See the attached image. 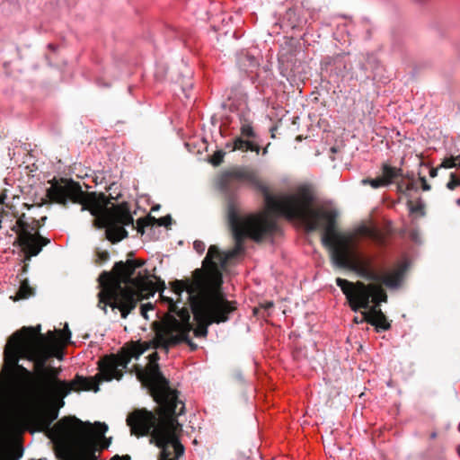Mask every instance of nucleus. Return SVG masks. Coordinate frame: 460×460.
Here are the masks:
<instances>
[{
    "label": "nucleus",
    "mask_w": 460,
    "mask_h": 460,
    "mask_svg": "<svg viewBox=\"0 0 460 460\" xmlns=\"http://www.w3.org/2000/svg\"><path fill=\"white\" fill-rule=\"evenodd\" d=\"M144 264V261L128 259L115 262L111 271H102L98 279L102 288L98 306L104 314H107V306L113 311L117 309L121 318L126 319L140 301L159 292L162 300L168 303V313L153 323L156 336L155 348L168 351L170 347L185 342L191 350H196L198 345L189 337L193 329L189 309L179 308L172 298L164 296V281L153 276L156 279L154 282L147 270H140L135 276L137 270Z\"/></svg>",
    "instance_id": "nucleus-1"
},
{
    "label": "nucleus",
    "mask_w": 460,
    "mask_h": 460,
    "mask_svg": "<svg viewBox=\"0 0 460 460\" xmlns=\"http://www.w3.org/2000/svg\"><path fill=\"white\" fill-rule=\"evenodd\" d=\"M50 187L47 189L46 198L35 204L22 203V207L31 209L34 206L42 207L49 203H58L66 206L68 201L82 205L81 210H88L95 217L94 226L105 228L106 238L112 243H117L127 238L128 234L125 226H133L134 219L128 202L113 204L114 198L107 197L104 193H85L79 182L72 179L54 178L49 181Z\"/></svg>",
    "instance_id": "nucleus-2"
},
{
    "label": "nucleus",
    "mask_w": 460,
    "mask_h": 460,
    "mask_svg": "<svg viewBox=\"0 0 460 460\" xmlns=\"http://www.w3.org/2000/svg\"><path fill=\"white\" fill-rule=\"evenodd\" d=\"M58 412V409L46 403L45 408L35 415L39 430L48 431V436L53 440L58 459L98 460L96 452L108 448L111 443V438L105 437L108 426L66 416L51 427Z\"/></svg>",
    "instance_id": "nucleus-3"
},
{
    "label": "nucleus",
    "mask_w": 460,
    "mask_h": 460,
    "mask_svg": "<svg viewBox=\"0 0 460 460\" xmlns=\"http://www.w3.org/2000/svg\"><path fill=\"white\" fill-rule=\"evenodd\" d=\"M234 181L251 185L262 194L267 208L270 212L290 220L296 219L304 224L316 208L317 197L314 189L309 184L300 185L293 193L277 198L272 195L269 186L261 181L255 170L237 166L221 173L218 179L219 188L225 192H229Z\"/></svg>",
    "instance_id": "nucleus-4"
},
{
    "label": "nucleus",
    "mask_w": 460,
    "mask_h": 460,
    "mask_svg": "<svg viewBox=\"0 0 460 460\" xmlns=\"http://www.w3.org/2000/svg\"><path fill=\"white\" fill-rule=\"evenodd\" d=\"M227 219L234 239V247L223 253L216 245H210L203 261V267L211 275L213 285L208 288L221 290L222 274L218 264L225 267L229 260L243 252V242L246 237L255 242L272 237L278 230L274 218L266 213L241 217L236 205L230 201L227 206Z\"/></svg>",
    "instance_id": "nucleus-5"
},
{
    "label": "nucleus",
    "mask_w": 460,
    "mask_h": 460,
    "mask_svg": "<svg viewBox=\"0 0 460 460\" xmlns=\"http://www.w3.org/2000/svg\"><path fill=\"white\" fill-rule=\"evenodd\" d=\"M304 225L308 231L324 230L322 243L329 250L333 265L353 270L371 284L378 282L379 273L372 268L370 261L358 260L352 235L337 230L335 212L316 207Z\"/></svg>",
    "instance_id": "nucleus-6"
},
{
    "label": "nucleus",
    "mask_w": 460,
    "mask_h": 460,
    "mask_svg": "<svg viewBox=\"0 0 460 460\" xmlns=\"http://www.w3.org/2000/svg\"><path fill=\"white\" fill-rule=\"evenodd\" d=\"M161 420H157L153 411L145 408L133 411L127 418L131 434L137 437L150 435L149 442L161 451L158 460H179L184 454V447L179 436L182 426L179 423L172 408L163 404Z\"/></svg>",
    "instance_id": "nucleus-7"
},
{
    "label": "nucleus",
    "mask_w": 460,
    "mask_h": 460,
    "mask_svg": "<svg viewBox=\"0 0 460 460\" xmlns=\"http://www.w3.org/2000/svg\"><path fill=\"white\" fill-rule=\"evenodd\" d=\"M171 291L179 296L183 291L189 295L191 310L198 326L192 329L198 338L208 335L212 323H226L236 310V302L228 301L221 290L208 288L200 280L190 279L170 282Z\"/></svg>",
    "instance_id": "nucleus-8"
},
{
    "label": "nucleus",
    "mask_w": 460,
    "mask_h": 460,
    "mask_svg": "<svg viewBox=\"0 0 460 460\" xmlns=\"http://www.w3.org/2000/svg\"><path fill=\"white\" fill-rule=\"evenodd\" d=\"M336 284L341 288L352 311L358 312L363 308L362 322L376 327V332L387 331L391 323L380 308L381 303H386L388 296L384 288L379 284H365L362 281L350 282L337 278Z\"/></svg>",
    "instance_id": "nucleus-9"
},
{
    "label": "nucleus",
    "mask_w": 460,
    "mask_h": 460,
    "mask_svg": "<svg viewBox=\"0 0 460 460\" xmlns=\"http://www.w3.org/2000/svg\"><path fill=\"white\" fill-rule=\"evenodd\" d=\"M151 362L150 367L146 371L140 369L137 372V378L143 385L148 387L150 394L157 403L155 414L157 420H161L163 404L173 409L174 413L172 416H178L184 413L185 405L182 401L179 400V392L171 388L169 380L164 376L160 371L156 361L159 359L157 352H154L149 356Z\"/></svg>",
    "instance_id": "nucleus-10"
},
{
    "label": "nucleus",
    "mask_w": 460,
    "mask_h": 460,
    "mask_svg": "<svg viewBox=\"0 0 460 460\" xmlns=\"http://www.w3.org/2000/svg\"><path fill=\"white\" fill-rule=\"evenodd\" d=\"M40 331V325L22 327L15 332L8 341L25 348L24 356L27 358H33L35 356L51 349L54 346L66 345L71 339V332L67 325L64 331H49L46 334H42Z\"/></svg>",
    "instance_id": "nucleus-11"
},
{
    "label": "nucleus",
    "mask_w": 460,
    "mask_h": 460,
    "mask_svg": "<svg viewBox=\"0 0 460 460\" xmlns=\"http://www.w3.org/2000/svg\"><path fill=\"white\" fill-rule=\"evenodd\" d=\"M65 345L52 347L51 349L35 356L33 358L27 360L34 363L35 382L33 390L57 388L72 385V381L67 382L58 378L61 368L51 366L47 367L46 364L51 358L58 359L63 358V348Z\"/></svg>",
    "instance_id": "nucleus-12"
},
{
    "label": "nucleus",
    "mask_w": 460,
    "mask_h": 460,
    "mask_svg": "<svg viewBox=\"0 0 460 460\" xmlns=\"http://www.w3.org/2000/svg\"><path fill=\"white\" fill-rule=\"evenodd\" d=\"M149 345L146 342L131 341L123 346L117 354L107 356L101 364V375L106 381L119 380L123 376V369L128 367L132 358H138Z\"/></svg>",
    "instance_id": "nucleus-13"
},
{
    "label": "nucleus",
    "mask_w": 460,
    "mask_h": 460,
    "mask_svg": "<svg viewBox=\"0 0 460 460\" xmlns=\"http://www.w3.org/2000/svg\"><path fill=\"white\" fill-rule=\"evenodd\" d=\"M14 218V223L10 226L11 230L16 234L13 244L22 248L25 260L29 261L31 257L37 256L42 248L50 243V240L40 235V233H31V217H28L24 212L19 213Z\"/></svg>",
    "instance_id": "nucleus-14"
},
{
    "label": "nucleus",
    "mask_w": 460,
    "mask_h": 460,
    "mask_svg": "<svg viewBox=\"0 0 460 460\" xmlns=\"http://www.w3.org/2000/svg\"><path fill=\"white\" fill-rule=\"evenodd\" d=\"M91 390L94 392L99 391V382L96 380V376L84 377L77 374L72 380V385L70 386L38 389L33 390V392L39 399L53 406L55 409H58L59 411L65 405V397H66L71 391L80 392Z\"/></svg>",
    "instance_id": "nucleus-15"
},
{
    "label": "nucleus",
    "mask_w": 460,
    "mask_h": 460,
    "mask_svg": "<svg viewBox=\"0 0 460 460\" xmlns=\"http://www.w3.org/2000/svg\"><path fill=\"white\" fill-rule=\"evenodd\" d=\"M24 355L25 348L10 341H7L4 351V369L7 372L8 375L13 376L15 372H19L20 374L26 376H31V371L19 364L20 359H27Z\"/></svg>",
    "instance_id": "nucleus-16"
},
{
    "label": "nucleus",
    "mask_w": 460,
    "mask_h": 460,
    "mask_svg": "<svg viewBox=\"0 0 460 460\" xmlns=\"http://www.w3.org/2000/svg\"><path fill=\"white\" fill-rule=\"evenodd\" d=\"M23 425V420L19 414L8 413L2 418L0 420V460H9L4 456L3 450L11 436L22 431Z\"/></svg>",
    "instance_id": "nucleus-17"
},
{
    "label": "nucleus",
    "mask_w": 460,
    "mask_h": 460,
    "mask_svg": "<svg viewBox=\"0 0 460 460\" xmlns=\"http://www.w3.org/2000/svg\"><path fill=\"white\" fill-rule=\"evenodd\" d=\"M404 272L405 268L403 266H400L390 273L385 275L379 274L377 284H379L382 288L384 285L389 288H397L400 287L403 279Z\"/></svg>",
    "instance_id": "nucleus-18"
},
{
    "label": "nucleus",
    "mask_w": 460,
    "mask_h": 460,
    "mask_svg": "<svg viewBox=\"0 0 460 460\" xmlns=\"http://www.w3.org/2000/svg\"><path fill=\"white\" fill-rule=\"evenodd\" d=\"M172 224V217L170 215H167L165 217H162L160 218H155V217H152L151 215H147L144 217H140L137 220V226L135 228L137 231L144 234H145V228L147 226H153L155 225L160 226H165L168 227Z\"/></svg>",
    "instance_id": "nucleus-19"
},
{
    "label": "nucleus",
    "mask_w": 460,
    "mask_h": 460,
    "mask_svg": "<svg viewBox=\"0 0 460 460\" xmlns=\"http://www.w3.org/2000/svg\"><path fill=\"white\" fill-rule=\"evenodd\" d=\"M226 147L229 148L231 151H252L256 154H260L261 152V146L257 143L250 139H244L242 137H236L233 142L226 143Z\"/></svg>",
    "instance_id": "nucleus-20"
},
{
    "label": "nucleus",
    "mask_w": 460,
    "mask_h": 460,
    "mask_svg": "<svg viewBox=\"0 0 460 460\" xmlns=\"http://www.w3.org/2000/svg\"><path fill=\"white\" fill-rule=\"evenodd\" d=\"M17 402L14 391L5 383L0 382V410L6 411Z\"/></svg>",
    "instance_id": "nucleus-21"
},
{
    "label": "nucleus",
    "mask_w": 460,
    "mask_h": 460,
    "mask_svg": "<svg viewBox=\"0 0 460 460\" xmlns=\"http://www.w3.org/2000/svg\"><path fill=\"white\" fill-rule=\"evenodd\" d=\"M358 233L370 238L379 245H384L385 243V234L376 226H361L358 227Z\"/></svg>",
    "instance_id": "nucleus-22"
},
{
    "label": "nucleus",
    "mask_w": 460,
    "mask_h": 460,
    "mask_svg": "<svg viewBox=\"0 0 460 460\" xmlns=\"http://www.w3.org/2000/svg\"><path fill=\"white\" fill-rule=\"evenodd\" d=\"M402 170L401 168L391 166L390 164L384 163L382 164L381 179L385 182V186L391 184L395 179L402 176Z\"/></svg>",
    "instance_id": "nucleus-23"
},
{
    "label": "nucleus",
    "mask_w": 460,
    "mask_h": 460,
    "mask_svg": "<svg viewBox=\"0 0 460 460\" xmlns=\"http://www.w3.org/2000/svg\"><path fill=\"white\" fill-rule=\"evenodd\" d=\"M35 294V290L30 286L27 279L21 281L18 292L16 293L15 300L27 299Z\"/></svg>",
    "instance_id": "nucleus-24"
},
{
    "label": "nucleus",
    "mask_w": 460,
    "mask_h": 460,
    "mask_svg": "<svg viewBox=\"0 0 460 460\" xmlns=\"http://www.w3.org/2000/svg\"><path fill=\"white\" fill-rule=\"evenodd\" d=\"M241 137L246 138H254L256 137V133L253 129V127L250 122H243L240 128Z\"/></svg>",
    "instance_id": "nucleus-25"
},
{
    "label": "nucleus",
    "mask_w": 460,
    "mask_h": 460,
    "mask_svg": "<svg viewBox=\"0 0 460 460\" xmlns=\"http://www.w3.org/2000/svg\"><path fill=\"white\" fill-rule=\"evenodd\" d=\"M459 160H460V155H456V156L451 155L449 157H446L443 159V161L439 164V167L445 168V169H450V168H454V167L457 168V165L459 164V162H458Z\"/></svg>",
    "instance_id": "nucleus-26"
},
{
    "label": "nucleus",
    "mask_w": 460,
    "mask_h": 460,
    "mask_svg": "<svg viewBox=\"0 0 460 460\" xmlns=\"http://www.w3.org/2000/svg\"><path fill=\"white\" fill-rule=\"evenodd\" d=\"M361 184L370 185L373 189H378L385 186V182L381 179V177H377L376 179L365 178L361 180Z\"/></svg>",
    "instance_id": "nucleus-27"
},
{
    "label": "nucleus",
    "mask_w": 460,
    "mask_h": 460,
    "mask_svg": "<svg viewBox=\"0 0 460 460\" xmlns=\"http://www.w3.org/2000/svg\"><path fill=\"white\" fill-rule=\"evenodd\" d=\"M47 219H48V217L46 216L41 217L40 219L31 217V233H39L40 228L45 225Z\"/></svg>",
    "instance_id": "nucleus-28"
},
{
    "label": "nucleus",
    "mask_w": 460,
    "mask_h": 460,
    "mask_svg": "<svg viewBox=\"0 0 460 460\" xmlns=\"http://www.w3.org/2000/svg\"><path fill=\"white\" fill-rule=\"evenodd\" d=\"M407 205H408L410 212L411 214H419L420 216L425 215L423 204H421V203L413 204V202L411 200H409Z\"/></svg>",
    "instance_id": "nucleus-29"
},
{
    "label": "nucleus",
    "mask_w": 460,
    "mask_h": 460,
    "mask_svg": "<svg viewBox=\"0 0 460 460\" xmlns=\"http://www.w3.org/2000/svg\"><path fill=\"white\" fill-rule=\"evenodd\" d=\"M457 187H460V174L457 175L456 172H451L450 179L447 183V188L450 190H454Z\"/></svg>",
    "instance_id": "nucleus-30"
},
{
    "label": "nucleus",
    "mask_w": 460,
    "mask_h": 460,
    "mask_svg": "<svg viewBox=\"0 0 460 460\" xmlns=\"http://www.w3.org/2000/svg\"><path fill=\"white\" fill-rule=\"evenodd\" d=\"M224 156H225V152L222 151V150H217L210 157L209 162L214 166H218V165H220L223 163Z\"/></svg>",
    "instance_id": "nucleus-31"
},
{
    "label": "nucleus",
    "mask_w": 460,
    "mask_h": 460,
    "mask_svg": "<svg viewBox=\"0 0 460 460\" xmlns=\"http://www.w3.org/2000/svg\"><path fill=\"white\" fill-rule=\"evenodd\" d=\"M96 259L95 263L100 264L102 262L107 261L110 259V253L107 251H96Z\"/></svg>",
    "instance_id": "nucleus-32"
},
{
    "label": "nucleus",
    "mask_w": 460,
    "mask_h": 460,
    "mask_svg": "<svg viewBox=\"0 0 460 460\" xmlns=\"http://www.w3.org/2000/svg\"><path fill=\"white\" fill-rule=\"evenodd\" d=\"M154 309V306L152 305V304L148 303V304H144L141 305L140 307V314L141 315L146 318V319H148V316H147V312L149 310H153Z\"/></svg>",
    "instance_id": "nucleus-33"
},
{
    "label": "nucleus",
    "mask_w": 460,
    "mask_h": 460,
    "mask_svg": "<svg viewBox=\"0 0 460 460\" xmlns=\"http://www.w3.org/2000/svg\"><path fill=\"white\" fill-rule=\"evenodd\" d=\"M397 189H398V191H400L401 193L407 194L409 192V190H408L406 180H401L397 183Z\"/></svg>",
    "instance_id": "nucleus-34"
},
{
    "label": "nucleus",
    "mask_w": 460,
    "mask_h": 460,
    "mask_svg": "<svg viewBox=\"0 0 460 460\" xmlns=\"http://www.w3.org/2000/svg\"><path fill=\"white\" fill-rule=\"evenodd\" d=\"M407 181V187H408V190L409 191H411V190H418V183L417 181L414 180V178H408L406 180Z\"/></svg>",
    "instance_id": "nucleus-35"
},
{
    "label": "nucleus",
    "mask_w": 460,
    "mask_h": 460,
    "mask_svg": "<svg viewBox=\"0 0 460 460\" xmlns=\"http://www.w3.org/2000/svg\"><path fill=\"white\" fill-rule=\"evenodd\" d=\"M193 246H194V249L197 251V252H199L200 254L205 251V248H206L205 243L202 241H199V240L194 242Z\"/></svg>",
    "instance_id": "nucleus-36"
},
{
    "label": "nucleus",
    "mask_w": 460,
    "mask_h": 460,
    "mask_svg": "<svg viewBox=\"0 0 460 460\" xmlns=\"http://www.w3.org/2000/svg\"><path fill=\"white\" fill-rule=\"evenodd\" d=\"M420 182L421 184V189L423 190H429L431 189L430 185L428 183L426 178L424 176H420Z\"/></svg>",
    "instance_id": "nucleus-37"
},
{
    "label": "nucleus",
    "mask_w": 460,
    "mask_h": 460,
    "mask_svg": "<svg viewBox=\"0 0 460 460\" xmlns=\"http://www.w3.org/2000/svg\"><path fill=\"white\" fill-rule=\"evenodd\" d=\"M260 306L265 310H269L274 306V304L271 301H267L263 304H261Z\"/></svg>",
    "instance_id": "nucleus-38"
},
{
    "label": "nucleus",
    "mask_w": 460,
    "mask_h": 460,
    "mask_svg": "<svg viewBox=\"0 0 460 460\" xmlns=\"http://www.w3.org/2000/svg\"><path fill=\"white\" fill-rule=\"evenodd\" d=\"M439 168H440L439 166H438V167H436V168H431V169L429 170V176H430L431 178H435V177L438 175V169H439Z\"/></svg>",
    "instance_id": "nucleus-39"
},
{
    "label": "nucleus",
    "mask_w": 460,
    "mask_h": 460,
    "mask_svg": "<svg viewBox=\"0 0 460 460\" xmlns=\"http://www.w3.org/2000/svg\"><path fill=\"white\" fill-rule=\"evenodd\" d=\"M6 199V194H5V190L3 191L2 193H0V204L4 207H5V200Z\"/></svg>",
    "instance_id": "nucleus-40"
},
{
    "label": "nucleus",
    "mask_w": 460,
    "mask_h": 460,
    "mask_svg": "<svg viewBox=\"0 0 460 460\" xmlns=\"http://www.w3.org/2000/svg\"><path fill=\"white\" fill-rule=\"evenodd\" d=\"M125 458L129 459V456H122V457H121V456H119L116 455V456H114L111 458V460H122V459H125Z\"/></svg>",
    "instance_id": "nucleus-41"
},
{
    "label": "nucleus",
    "mask_w": 460,
    "mask_h": 460,
    "mask_svg": "<svg viewBox=\"0 0 460 460\" xmlns=\"http://www.w3.org/2000/svg\"><path fill=\"white\" fill-rule=\"evenodd\" d=\"M270 146V143H268V145L264 148H262V150H261L262 155H266L268 154V149H269Z\"/></svg>",
    "instance_id": "nucleus-42"
},
{
    "label": "nucleus",
    "mask_w": 460,
    "mask_h": 460,
    "mask_svg": "<svg viewBox=\"0 0 460 460\" xmlns=\"http://www.w3.org/2000/svg\"><path fill=\"white\" fill-rule=\"evenodd\" d=\"M251 62L253 66H256L257 65V62L255 60V58H251Z\"/></svg>",
    "instance_id": "nucleus-43"
},
{
    "label": "nucleus",
    "mask_w": 460,
    "mask_h": 460,
    "mask_svg": "<svg viewBox=\"0 0 460 460\" xmlns=\"http://www.w3.org/2000/svg\"><path fill=\"white\" fill-rule=\"evenodd\" d=\"M27 268H28V265H26V264H25V265L22 267V271H23V272L27 271Z\"/></svg>",
    "instance_id": "nucleus-44"
},
{
    "label": "nucleus",
    "mask_w": 460,
    "mask_h": 460,
    "mask_svg": "<svg viewBox=\"0 0 460 460\" xmlns=\"http://www.w3.org/2000/svg\"><path fill=\"white\" fill-rule=\"evenodd\" d=\"M250 456H251V451H249V454H248V455H245V454H244V455H243V457H245V458H250Z\"/></svg>",
    "instance_id": "nucleus-45"
},
{
    "label": "nucleus",
    "mask_w": 460,
    "mask_h": 460,
    "mask_svg": "<svg viewBox=\"0 0 460 460\" xmlns=\"http://www.w3.org/2000/svg\"><path fill=\"white\" fill-rule=\"evenodd\" d=\"M194 273H195V274H199V273H200V270H196L194 271Z\"/></svg>",
    "instance_id": "nucleus-46"
},
{
    "label": "nucleus",
    "mask_w": 460,
    "mask_h": 460,
    "mask_svg": "<svg viewBox=\"0 0 460 460\" xmlns=\"http://www.w3.org/2000/svg\"><path fill=\"white\" fill-rule=\"evenodd\" d=\"M431 438H436V433H432V434H431Z\"/></svg>",
    "instance_id": "nucleus-47"
},
{
    "label": "nucleus",
    "mask_w": 460,
    "mask_h": 460,
    "mask_svg": "<svg viewBox=\"0 0 460 460\" xmlns=\"http://www.w3.org/2000/svg\"><path fill=\"white\" fill-rule=\"evenodd\" d=\"M331 150H332V152H336L335 147H332Z\"/></svg>",
    "instance_id": "nucleus-48"
},
{
    "label": "nucleus",
    "mask_w": 460,
    "mask_h": 460,
    "mask_svg": "<svg viewBox=\"0 0 460 460\" xmlns=\"http://www.w3.org/2000/svg\"><path fill=\"white\" fill-rule=\"evenodd\" d=\"M158 208H159V206H156V207L153 208V210H155V209H158Z\"/></svg>",
    "instance_id": "nucleus-49"
}]
</instances>
